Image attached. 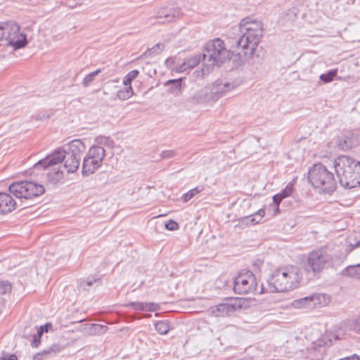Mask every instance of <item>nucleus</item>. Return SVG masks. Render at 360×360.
Instances as JSON below:
<instances>
[{
  "mask_svg": "<svg viewBox=\"0 0 360 360\" xmlns=\"http://www.w3.org/2000/svg\"><path fill=\"white\" fill-rule=\"evenodd\" d=\"M242 36L237 40V47L244 50L245 56H252L263 35V25L260 21L250 18L243 19L239 24Z\"/></svg>",
  "mask_w": 360,
  "mask_h": 360,
  "instance_id": "f257e3e1",
  "label": "nucleus"
},
{
  "mask_svg": "<svg viewBox=\"0 0 360 360\" xmlns=\"http://www.w3.org/2000/svg\"><path fill=\"white\" fill-rule=\"evenodd\" d=\"M301 280L300 269L297 266L288 265L276 269L268 281L273 291L287 292L297 288Z\"/></svg>",
  "mask_w": 360,
  "mask_h": 360,
  "instance_id": "f03ea898",
  "label": "nucleus"
},
{
  "mask_svg": "<svg viewBox=\"0 0 360 360\" xmlns=\"http://www.w3.org/2000/svg\"><path fill=\"white\" fill-rule=\"evenodd\" d=\"M309 182L314 187L324 192L331 193L336 188V181L333 174L326 166L314 164L308 172Z\"/></svg>",
  "mask_w": 360,
  "mask_h": 360,
  "instance_id": "7ed1b4c3",
  "label": "nucleus"
},
{
  "mask_svg": "<svg viewBox=\"0 0 360 360\" xmlns=\"http://www.w3.org/2000/svg\"><path fill=\"white\" fill-rule=\"evenodd\" d=\"M232 53L224 46V42L219 39H214L208 43L202 53V63L207 67L220 65L230 60Z\"/></svg>",
  "mask_w": 360,
  "mask_h": 360,
  "instance_id": "20e7f679",
  "label": "nucleus"
},
{
  "mask_svg": "<svg viewBox=\"0 0 360 360\" xmlns=\"http://www.w3.org/2000/svg\"><path fill=\"white\" fill-rule=\"evenodd\" d=\"M20 30V26L13 20L0 22V41H6L15 50L25 47L27 44V37Z\"/></svg>",
  "mask_w": 360,
  "mask_h": 360,
  "instance_id": "39448f33",
  "label": "nucleus"
},
{
  "mask_svg": "<svg viewBox=\"0 0 360 360\" xmlns=\"http://www.w3.org/2000/svg\"><path fill=\"white\" fill-rule=\"evenodd\" d=\"M333 263V257L328 249L322 247L310 252L307 257V271H311L314 275L320 274Z\"/></svg>",
  "mask_w": 360,
  "mask_h": 360,
  "instance_id": "423d86ee",
  "label": "nucleus"
},
{
  "mask_svg": "<svg viewBox=\"0 0 360 360\" xmlns=\"http://www.w3.org/2000/svg\"><path fill=\"white\" fill-rule=\"evenodd\" d=\"M11 193L18 198L32 199L44 193L45 188L42 184L32 181H16L9 186Z\"/></svg>",
  "mask_w": 360,
  "mask_h": 360,
  "instance_id": "0eeeda50",
  "label": "nucleus"
},
{
  "mask_svg": "<svg viewBox=\"0 0 360 360\" xmlns=\"http://www.w3.org/2000/svg\"><path fill=\"white\" fill-rule=\"evenodd\" d=\"M359 162L347 155H341L334 161L335 172L340 184L345 188L349 185V181L354 174Z\"/></svg>",
  "mask_w": 360,
  "mask_h": 360,
  "instance_id": "6e6552de",
  "label": "nucleus"
},
{
  "mask_svg": "<svg viewBox=\"0 0 360 360\" xmlns=\"http://www.w3.org/2000/svg\"><path fill=\"white\" fill-rule=\"evenodd\" d=\"M85 150V145L79 139H75L68 144L63 167L68 173H74L78 169L81 155Z\"/></svg>",
  "mask_w": 360,
  "mask_h": 360,
  "instance_id": "1a4fd4ad",
  "label": "nucleus"
},
{
  "mask_svg": "<svg viewBox=\"0 0 360 360\" xmlns=\"http://www.w3.org/2000/svg\"><path fill=\"white\" fill-rule=\"evenodd\" d=\"M245 302V300L243 298H231L226 302L210 307L207 311L210 315L217 318L229 317L243 309Z\"/></svg>",
  "mask_w": 360,
  "mask_h": 360,
  "instance_id": "9d476101",
  "label": "nucleus"
},
{
  "mask_svg": "<svg viewBox=\"0 0 360 360\" xmlns=\"http://www.w3.org/2000/svg\"><path fill=\"white\" fill-rule=\"evenodd\" d=\"M257 290L256 277L251 271L240 273L234 280L233 290L236 294H253Z\"/></svg>",
  "mask_w": 360,
  "mask_h": 360,
  "instance_id": "9b49d317",
  "label": "nucleus"
},
{
  "mask_svg": "<svg viewBox=\"0 0 360 360\" xmlns=\"http://www.w3.org/2000/svg\"><path fill=\"white\" fill-rule=\"evenodd\" d=\"M238 84L236 82H231L227 80L218 79L210 86V94L212 99L217 100L227 92L234 89Z\"/></svg>",
  "mask_w": 360,
  "mask_h": 360,
  "instance_id": "f8f14e48",
  "label": "nucleus"
},
{
  "mask_svg": "<svg viewBox=\"0 0 360 360\" xmlns=\"http://www.w3.org/2000/svg\"><path fill=\"white\" fill-rule=\"evenodd\" d=\"M65 158V149H57L51 154L47 155L45 158L37 162L34 165V169L47 167H56L55 166L63 161Z\"/></svg>",
  "mask_w": 360,
  "mask_h": 360,
  "instance_id": "ddd939ff",
  "label": "nucleus"
},
{
  "mask_svg": "<svg viewBox=\"0 0 360 360\" xmlns=\"http://www.w3.org/2000/svg\"><path fill=\"white\" fill-rule=\"evenodd\" d=\"M181 12L179 8L174 7L160 8L157 13V18L163 20L162 22H168L174 18L181 15Z\"/></svg>",
  "mask_w": 360,
  "mask_h": 360,
  "instance_id": "4468645a",
  "label": "nucleus"
},
{
  "mask_svg": "<svg viewBox=\"0 0 360 360\" xmlns=\"http://www.w3.org/2000/svg\"><path fill=\"white\" fill-rule=\"evenodd\" d=\"M313 309L323 308L331 302V296L326 293L316 292L311 295Z\"/></svg>",
  "mask_w": 360,
  "mask_h": 360,
  "instance_id": "2eb2a0df",
  "label": "nucleus"
},
{
  "mask_svg": "<svg viewBox=\"0 0 360 360\" xmlns=\"http://www.w3.org/2000/svg\"><path fill=\"white\" fill-rule=\"evenodd\" d=\"M16 202L8 193H0V212L8 213L15 208Z\"/></svg>",
  "mask_w": 360,
  "mask_h": 360,
  "instance_id": "dca6fc26",
  "label": "nucleus"
},
{
  "mask_svg": "<svg viewBox=\"0 0 360 360\" xmlns=\"http://www.w3.org/2000/svg\"><path fill=\"white\" fill-rule=\"evenodd\" d=\"M80 331L85 332L90 335H103L106 333L108 327L101 324H88L86 323L82 326L79 329Z\"/></svg>",
  "mask_w": 360,
  "mask_h": 360,
  "instance_id": "f3484780",
  "label": "nucleus"
},
{
  "mask_svg": "<svg viewBox=\"0 0 360 360\" xmlns=\"http://www.w3.org/2000/svg\"><path fill=\"white\" fill-rule=\"evenodd\" d=\"M101 166L98 160L91 159L89 156L84 158L82 164V173L84 175L93 174L98 168Z\"/></svg>",
  "mask_w": 360,
  "mask_h": 360,
  "instance_id": "a211bd4d",
  "label": "nucleus"
},
{
  "mask_svg": "<svg viewBox=\"0 0 360 360\" xmlns=\"http://www.w3.org/2000/svg\"><path fill=\"white\" fill-rule=\"evenodd\" d=\"M87 156L102 163V160L105 157V149L101 146H94L90 148Z\"/></svg>",
  "mask_w": 360,
  "mask_h": 360,
  "instance_id": "6ab92c4d",
  "label": "nucleus"
},
{
  "mask_svg": "<svg viewBox=\"0 0 360 360\" xmlns=\"http://www.w3.org/2000/svg\"><path fill=\"white\" fill-rule=\"evenodd\" d=\"M292 306L295 309H313L311 295L295 300L292 302Z\"/></svg>",
  "mask_w": 360,
  "mask_h": 360,
  "instance_id": "aec40b11",
  "label": "nucleus"
},
{
  "mask_svg": "<svg viewBox=\"0 0 360 360\" xmlns=\"http://www.w3.org/2000/svg\"><path fill=\"white\" fill-rule=\"evenodd\" d=\"M355 145V139L352 136H343L338 141V146L342 150H348Z\"/></svg>",
  "mask_w": 360,
  "mask_h": 360,
  "instance_id": "412c9836",
  "label": "nucleus"
},
{
  "mask_svg": "<svg viewBox=\"0 0 360 360\" xmlns=\"http://www.w3.org/2000/svg\"><path fill=\"white\" fill-rule=\"evenodd\" d=\"M60 351V347L58 345H53L47 349H44L37 353L33 356V360H43V359L50 354H56Z\"/></svg>",
  "mask_w": 360,
  "mask_h": 360,
  "instance_id": "4be33fe9",
  "label": "nucleus"
},
{
  "mask_svg": "<svg viewBox=\"0 0 360 360\" xmlns=\"http://www.w3.org/2000/svg\"><path fill=\"white\" fill-rule=\"evenodd\" d=\"M47 174V179L51 184H56L63 177V172L59 167H51Z\"/></svg>",
  "mask_w": 360,
  "mask_h": 360,
  "instance_id": "5701e85b",
  "label": "nucleus"
},
{
  "mask_svg": "<svg viewBox=\"0 0 360 360\" xmlns=\"http://www.w3.org/2000/svg\"><path fill=\"white\" fill-rule=\"evenodd\" d=\"M182 79H169L165 83V86H170L169 92L175 95H179L181 92Z\"/></svg>",
  "mask_w": 360,
  "mask_h": 360,
  "instance_id": "b1692460",
  "label": "nucleus"
},
{
  "mask_svg": "<svg viewBox=\"0 0 360 360\" xmlns=\"http://www.w3.org/2000/svg\"><path fill=\"white\" fill-rule=\"evenodd\" d=\"M265 214V211L263 209H260L254 214L250 215L244 219L246 224H255L259 223Z\"/></svg>",
  "mask_w": 360,
  "mask_h": 360,
  "instance_id": "393cba45",
  "label": "nucleus"
},
{
  "mask_svg": "<svg viewBox=\"0 0 360 360\" xmlns=\"http://www.w3.org/2000/svg\"><path fill=\"white\" fill-rule=\"evenodd\" d=\"M95 142L98 144L97 146H103L108 148H113L115 146L114 141L109 137L105 136H98L96 138Z\"/></svg>",
  "mask_w": 360,
  "mask_h": 360,
  "instance_id": "a878e982",
  "label": "nucleus"
},
{
  "mask_svg": "<svg viewBox=\"0 0 360 360\" xmlns=\"http://www.w3.org/2000/svg\"><path fill=\"white\" fill-rule=\"evenodd\" d=\"M193 99L197 103H204L212 99V97L210 93L208 94L206 89H202L194 94Z\"/></svg>",
  "mask_w": 360,
  "mask_h": 360,
  "instance_id": "bb28decb",
  "label": "nucleus"
},
{
  "mask_svg": "<svg viewBox=\"0 0 360 360\" xmlns=\"http://www.w3.org/2000/svg\"><path fill=\"white\" fill-rule=\"evenodd\" d=\"M347 243L345 252L348 254L354 248L360 246V238H357L356 234H352L347 238Z\"/></svg>",
  "mask_w": 360,
  "mask_h": 360,
  "instance_id": "cd10ccee",
  "label": "nucleus"
},
{
  "mask_svg": "<svg viewBox=\"0 0 360 360\" xmlns=\"http://www.w3.org/2000/svg\"><path fill=\"white\" fill-rule=\"evenodd\" d=\"M360 186V162L357 165L353 176L349 181V185L347 186V188H353Z\"/></svg>",
  "mask_w": 360,
  "mask_h": 360,
  "instance_id": "c85d7f7f",
  "label": "nucleus"
},
{
  "mask_svg": "<svg viewBox=\"0 0 360 360\" xmlns=\"http://www.w3.org/2000/svg\"><path fill=\"white\" fill-rule=\"evenodd\" d=\"M344 273L351 278H360V264L347 266Z\"/></svg>",
  "mask_w": 360,
  "mask_h": 360,
  "instance_id": "c756f323",
  "label": "nucleus"
},
{
  "mask_svg": "<svg viewBox=\"0 0 360 360\" xmlns=\"http://www.w3.org/2000/svg\"><path fill=\"white\" fill-rule=\"evenodd\" d=\"M133 89L131 86L124 87L117 93V97L121 101H125L131 98L133 95Z\"/></svg>",
  "mask_w": 360,
  "mask_h": 360,
  "instance_id": "7c9ffc66",
  "label": "nucleus"
},
{
  "mask_svg": "<svg viewBox=\"0 0 360 360\" xmlns=\"http://www.w3.org/2000/svg\"><path fill=\"white\" fill-rule=\"evenodd\" d=\"M155 330L161 335H165L169 330V325L167 321H159L155 324Z\"/></svg>",
  "mask_w": 360,
  "mask_h": 360,
  "instance_id": "2f4dec72",
  "label": "nucleus"
},
{
  "mask_svg": "<svg viewBox=\"0 0 360 360\" xmlns=\"http://www.w3.org/2000/svg\"><path fill=\"white\" fill-rule=\"evenodd\" d=\"M101 72V69H97L94 72L88 74L82 81V85L84 87L89 86L95 79L96 76Z\"/></svg>",
  "mask_w": 360,
  "mask_h": 360,
  "instance_id": "473e14b6",
  "label": "nucleus"
},
{
  "mask_svg": "<svg viewBox=\"0 0 360 360\" xmlns=\"http://www.w3.org/2000/svg\"><path fill=\"white\" fill-rule=\"evenodd\" d=\"M337 70H330L327 73L321 75L319 78L322 82L328 83L333 80L334 77L337 75Z\"/></svg>",
  "mask_w": 360,
  "mask_h": 360,
  "instance_id": "72a5a7b5",
  "label": "nucleus"
},
{
  "mask_svg": "<svg viewBox=\"0 0 360 360\" xmlns=\"http://www.w3.org/2000/svg\"><path fill=\"white\" fill-rule=\"evenodd\" d=\"M203 187L202 186H198L193 189L190 190L186 193H185L183 196V200L184 202H188L192 198H193L196 194L200 193L202 191Z\"/></svg>",
  "mask_w": 360,
  "mask_h": 360,
  "instance_id": "f704fd0d",
  "label": "nucleus"
},
{
  "mask_svg": "<svg viewBox=\"0 0 360 360\" xmlns=\"http://www.w3.org/2000/svg\"><path fill=\"white\" fill-rule=\"evenodd\" d=\"M349 327L352 330L360 334V315L351 321Z\"/></svg>",
  "mask_w": 360,
  "mask_h": 360,
  "instance_id": "c9c22d12",
  "label": "nucleus"
},
{
  "mask_svg": "<svg viewBox=\"0 0 360 360\" xmlns=\"http://www.w3.org/2000/svg\"><path fill=\"white\" fill-rule=\"evenodd\" d=\"M11 290V284L8 281L0 282V293L4 295Z\"/></svg>",
  "mask_w": 360,
  "mask_h": 360,
  "instance_id": "e433bc0d",
  "label": "nucleus"
},
{
  "mask_svg": "<svg viewBox=\"0 0 360 360\" xmlns=\"http://www.w3.org/2000/svg\"><path fill=\"white\" fill-rule=\"evenodd\" d=\"M293 190L292 184H288L286 187L279 193L281 195V198H285L290 196L292 193Z\"/></svg>",
  "mask_w": 360,
  "mask_h": 360,
  "instance_id": "4c0bfd02",
  "label": "nucleus"
},
{
  "mask_svg": "<svg viewBox=\"0 0 360 360\" xmlns=\"http://www.w3.org/2000/svg\"><path fill=\"white\" fill-rule=\"evenodd\" d=\"M200 59L198 56H193L191 58H188L186 62L187 64V67L191 68H193L197 66L199 63Z\"/></svg>",
  "mask_w": 360,
  "mask_h": 360,
  "instance_id": "58836bf2",
  "label": "nucleus"
},
{
  "mask_svg": "<svg viewBox=\"0 0 360 360\" xmlns=\"http://www.w3.org/2000/svg\"><path fill=\"white\" fill-rule=\"evenodd\" d=\"M129 307H131L134 310L145 311L146 302H134L129 304Z\"/></svg>",
  "mask_w": 360,
  "mask_h": 360,
  "instance_id": "ea45409f",
  "label": "nucleus"
},
{
  "mask_svg": "<svg viewBox=\"0 0 360 360\" xmlns=\"http://www.w3.org/2000/svg\"><path fill=\"white\" fill-rule=\"evenodd\" d=\"M165 227L167 230L175 231V230H177L179 229V225H178V224L176 221H174L173 220H169V221H168L167 222L165 223Z\"/></svg>",
  "mask_w": 360,
  "mask_h": 360,
  "instance_id": "a19ab883",
  "label": "nucleus"
},
{
  "mask_svg": "<svg viewBox=\"0 0 360 360\" xmlns=\"http://www.w3.org/2000/svg\"><path fill=\"white\" fill-rule=\"evenodd\" d=\"M145 308V311H155L160 309V305L154 302H146Z\"/></svg>",
  "mask_w": 360,
  "mask_h": 360,
  "instance_id": "79ce46f5",
  "label": "nucleus"
},
{
  "mask_svg": "<svg viewBox=\"0 0 360 360\" xmlns=\"http://www.w3.org/2000/svg\"><path fill=\"white\" fill-rule=\"evenodd\" d=\"M172 70L176 72H183L188 69H189L188 67H187L186 62L184 61L182 64H181L179 66H176L174 68H172Z\"/></svg>",
  "mask_w": 360,
  "mask_h": 360,
  "instance_id": "37998d69",
  "label": "nucleus"
},
{
  "mask_svg": "<svg viewBox=\"0 0 360 360\" xmlns=\"http://www.w3.org/2000/svg\"><path fill=\"white\" fill-rule=\"evenodd\" d=\"M283 199V198H281V195L280 193H277L275 195H274L273 201L276 205V211L278 210V205Z\"/></svg>",
  "mask_w": 360,
  "mask_h": 360,
  "instance_id": "c03bdc74",
  "label": "nucleus"
},
{
  "mask_svg": "<svg viewBox=\"0 0 360 360\" xmlns=\"http://www.w3.org/2000/svg\"><path fill=\"white\" fill-rule=\"evenodd\" d=\"M139 74V72L137 70H133L130 71L127 76L130 78L131 80H134L136 79Z\"/></svg>",
  "mask_w": 360,
  "mask_h": 360,
  "instance_id": "a18cd8bd",
  "label": "nucleus"
},
{
  "mask_svg": "<svg viewBox=\"0 0 360 360\" xmlns=\"http://www.w3.org/2000/svg\"><path fill=\"white\" fill-rule=\"evenodd\" d=\"M162 158H170L174 155V152L173 150H165L162 153Z\"/></svg>",
  "mask_w": 360,
  "mask_h": 360,
  "instance_id": "49530a36",
  "label": "nucleus"
},
{
  "mask_svg": "<svg viewBox=\"0 0 360 360\" xmlns=\"http://www.w3.org/2000/svg\"><path fill=\"white\" fill-rule=\"evenodd\" d=\"M41 341V338H38L36 335H34L33 340L31 342V345L32 347H38Z\"/></svg>",
  "mask_w": 360,
  "mask_h": 360,
  "instance_id": "de8ad7c7",
  "label": "nucleus"
},
{
  "mask_svg": "<svg viewBox=\"0 0 360 360\" xmlns=\"http://www.w3.org/2000/svg\"><path fill=\"white\" fill-rule=\"evenodd\" d=\"M163 48L164 45L162 44H157L150 50V51L153 53H155L158 50H159V51H161L162 50H163Z\"/></svg>",
  "mask_w": 360,
  "mask_h": 360,
  "instance_id": "09e8293b",
  "label": "nucleus"
},
{
  "mask_svg": "<svg viewBox=\"0 0 360 360\" xmlns=\"http://www.w3.org/2000/svg\"><path fill=\"white\" fill-rule=\"evenodd\" d=\"M163 48L164 45L162 44H157L150 50V51L153 53H155L158 50H159V51H161L162 50H163Z\"/></svg>",
  "mask_w": 360,
  "mask_h": 360,
  "instance_id": "8fccbe9b",
  "label": "nucleus"
},
{
  "mask_svg": "<svg viewBox=\"0 0 360 360\" xmlns=\"http://www.w3.org/2000/svg\"><path fill=\"white\" fill-rule=\"evenodd\" d=\"M163 48L164 45L162 44H157L150 50V51L153 53H155L158 50H159V51H161L162 50H163Z\"/></svg>",
  "mask_w": 360,
  "mask_h": 360,
  "instance_id": "3c124183",
  "label": "nucleus"
},
{
  "mask_svg": "<svg viewBox=\"0 0 360 360\" xmlns=\"http://www.w3.org/2000/svg\"><path fill=\"white\" fill-rule=\"evenodd\" d=\"M132 81L133 80H131L126 75L123 79V84L125 86V87L131 86V84Z\"/></svg>",
  "mask_w": 360,
  "mask_h": 360,
  "instance_id": "603ef678",
  "label": "nucleus"
},
{
  "mask_svg": "<svg viewBox=\"0 0 360 360\" xmlns=\"http://www.w3.org/2000/svg\"><path fill=\"white\" fill-rule=\"evenodd\" d=\"M1 360H18L17 356L15 354H10L8 356H2Z\"/></svg>",
  "mask_w": 360,
  "mask_h": 360,
  "instance_id": "864d4df0",
  "label": "nucleus"
},
{
  "mask_svg": "<svg viewBox=\"0 0 360 360\" xmlns=\"http://www.w3.org/2000/svg\"><path fill=\"white\" fill-rule=\"evenodd\" d=\"M51 327H52V325H51V323H49L40 326L41 328H43L44 332H48L49 330L51 328Z\"/></svg>",
  "mask_w": 360,
  "mask_h": 360,
  "instance_id": "5fc2aeb1",
  "label": "nucleus"
},
{
  "mask_svg": "<svg viewBox=\"0 0 360 360\" xmlns=\"http://www.w3.org/2000/svg\"><path fill=\"white\" fill-rule=\"evenodd\" d=\"M43 328H41L40 327L37 328V334H35L38 338H41V335L44 333Z\"/></svg>",
  "mask_w": 360,
  "mask_h": 360,
  "instance_id": "6e6d98bb",
  "label": "nucleus"
},
{
  "mask_svg": "<svg viewBox=\"0 0 360 360\" xmlns=\"http://www.w3.org/2000/svg\"><path fill=\"white\" fill-rule=\"evenodd\" d=\"M262 292V288H261V290L259 291V293Z\"/></svg>",
  "mask_w": 360,
  "mask_h": 360,
  "instance_id": "4d7b16f0",
  "label": "nucleus"
}]
</instances>
